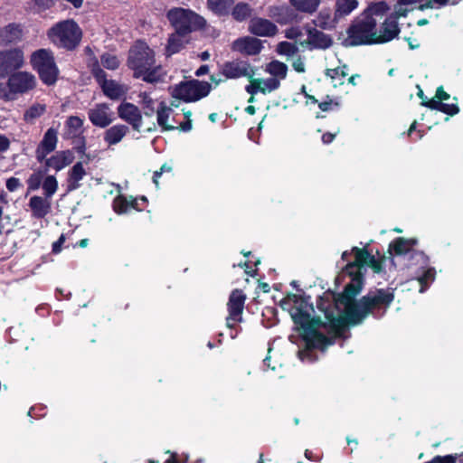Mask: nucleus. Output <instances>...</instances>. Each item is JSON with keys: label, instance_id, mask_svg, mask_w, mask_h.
<instances>
[{"label": "nucleus", "instance_id": "nucleus-1", "mask_svg": "<svg viewBox=\"0 0 463 463\" xmlns=\"http://www.w3.org/2000/svg\"><path fill=\"white\" fill-rule=\"evenodd\" d=\"M352 252L354 254V260L348 262L345 267L346 272L352 276V281L345 286L344 292L337 298V303L344 306L347 322L357 325L374 310L386 309L394 297L390 289H377L369 292L358 302L354 300L362 288L361 269L367 266L379 273L382 270V264L365 249L354 247Z\"/></svg>", "mask_w": 463, "mask_h": 463}, {"label": "nucleus", "instance_id": "nucleus-2", "mask_svg": "<svg viewBox=\"0 0 463 463\" xmlns=\"http://www.w3.org/2000/svg\"><path fill=\"white\" fill-rule=\"evenodd\" d=\"M295 306L290 311L294 323L302 329L307 349L299 351L298 355L301 360L309 359L310 349L325 347L333 344V338L324 335L326 324L319 318L312 317L313 307L304 300H298L296 295H293Z\"/></svg>", "mask_w": 463, "mask_h": 463}, {"label": "nucleus", "instance_id": "nucleus-3", "mask_svg": "<svg viewBox=\"0 0 463 463\" xmlns=\"http://www.w3.org/2000/svg\"><path fill=\"white\" fill-rule=\"evenodd\" d=\"M128 66L134 78L148 83L163 81L166 71L156 63L155 52L144 42H137L129 50Z\"/></svg>", "mask_w": 463, "mask_h": 463}, {"label": "nucleus", "instance_id": "nucleus-4", "mask_svg": "<svg viewBox=\"0 0 463 463\" xmlns=\"http://www.w3.org/2000/svg\"><path fill=\"white\" fill-rule=\"evenodd\" d=\"M37 86L36 77L25 71H15L9 75L6 83L0 82V99L11 101L34 90Z\"/></svg>", "mask_w": 463, "mask_h": 463}, {"label": "nucleus", "instance_id": "nucleus-5", "mask_svg": "<svg viewBox=\"0 0 463 463\" xmlns=\"http://www.w3.org/2000/svg\"><path fill=\"white\" fill-rule=\"evenodd\" d=\"M50 41L60 48L74 49L81 38V31L73 20H64L55 24L47 33Z\"/></svg>", "mask_w": 463, "mask_h": 463}, {"label": "nucleus", "instance_id": "nucleus-6", "mask_svg": "<svg viewBox=\"0 0 463 463\" xmlns=\"http://www.w3.org/2000/svg\"><path fill=\"white\" fill-rule=\"evenodd\" d=\"M31 65L35 70L42 81L47 85L56 82L59 70L56 66L53 53L47 49H40L31 55Z\"/></svg>", "mask_w": 463, "mask_h": 463}, {"label": "nucleus", "instance_id": "nucleus-7", "mask_svg": "<svg viewBox=\"0 0 463 463\" xmlns=\"http://www.w3.org/2000/svg\"><path fill=\"white\" fill-rule=\"evenodd\" d=\"M167 18L175 27V32L185 35L192 31L202 28L205 24L203 17L190 10L183 8H174L169 10L167 13Z\"/></svg>", "mask_w": 463, "mask_h": 463}, {"label": "nucleus", "instance_id": "nucleus-8", "mask_svg": "<svg viewBox=\"0 0 463 463\" xmlns=\"http://www.w3.org/2000/svg\"><path fill=\"white\" fill-rule=\"evenodd\" d=\"M211 90V85L204 81L196 80L182 81L171 88V96L173 99L183 100L184 102L197 101L206 97Z\"/></svg>", "mask_w": 463, "mask_h": 463}, {"label": "nucleus", "instance_id": "nucleus-9", "mask_svg": "<svg viewBox=\"0 0 463 463\" xmlns=\"http://www.w3.org/2000/svg\"><path fill=\"white\" fill-rule=\"evenodd\" d=\"M377 22L373 17L366 16L353 25L349 36L354 44L377 43Z\"/></svg>", "mask_w": 463, "mask_h": 463}, {"label": "nucleus", "instance_id": "nucleus-10", "mask_svg": "<svg viewBox=\"0 0 463 463\" xmlns=\"http://www.w3.org/2000/svg\"><path fill=\"white\" fill-rule=\"evenodd\" d=\"M24 65V52L18 48L0 51V79L20 70Z\"/></svg>", "mask_w": 463, "mask_h": 463}, {"label": "nucleus", "instance_id": "nucleus-11", "mask_svg": "<svg viewBox=\"0 0 463 463\" xmlns=\"http://www.w3.org/2000/svg\"><path fill=\"white\" fill-rule=\"evenodd\" d=\"M246 296L241 290L234 289L229 298L227 303L229 315L226 317V326L229 328H233L235 324L242 321V312L244 308V302Z\"/></svg>", "mask_w": 463, "mask_h": 463}, {"label": "nucleus", "instance_id": "nucleus-12", "mask_svg": "<svg viewBox=\"0 0 463 463\" xmlns=\"http://www.w3.org/2000/svg\"><path fill=\"white\" fill-rule=\"evenodd\" d=\"M92 74L100 85L104 94L109 99H118L127 93L128 88L115 80H108L106 73L99 65L92 68Z\"/></svg>", "mask_w": 463, "mask_h": 463}, {"label": "nucleus", "instance_id": "nucleus-13", "mask_svg": "<svg viewBox=\"0 0 463 463\" xmlns=\"http://www.w3.org/2000/svg\"><path fill=\"white\" fill-rule=\"evenodd\" d=\"M221 73L226 79L247 78L249 80L255 75L252 66L245 61H232L225 62Z\"/></svg>", "mask_w": 463, "mask_h": 463}, {"label": "nucleus", "instance_id": "nucleus-14", "mask_svg": "<svg viewBox=\"0 0 463 463\" xmlns=\"http://www.w3.org/2000/svg\"><path fill=\"white\" fill-rule=\"evenodd\" d=\"M88 117L93 126L100 128L109 126L115 118L114 112L106 103L95 104L88 110Z\"/></svg>", "mask_w": 463, "mask_h": 463}, {"label": "nucleus", "instance_id": "nucleus-15", "mask_svg": "<svg viewBox=\"0 0 463 463\" xmlns=\"http://www.w3.org/2000/svg\"><path fill=\"white\" fill-rule=\"evenodd\" d=\"M118 117L139 131L143 126L142 113L139 108L130 102H122L118 107Z\"/></svg>", "mask_w": 463, "mask_h": 463}, {"label": "nucleus", "instance_id": "nucleus-16", "mask_svg": "<svg viewBox=\"0 0 463 463\" xmlns=\"http://www.w3.org/2000/svg\"><path fill=\"white\" fill-rule=\"evenodd\" d=\"M250 84L245 87L249 94L256 95L258 93L269 94L280 88V83L272 78H254L250 79Z\"/></svg>", "mask_w": 463, "mask_h": 463}, {"label": "nucleus", "instance_id": "nucleus-17", "mask_svg": "<svg viewBox=\"0 0 463 463\" xmlns=\"http://www.w3.org/2000/svg\"><path fill=\"white\" fill-rule=\"evenodd\" d=\"M58 132L56 129L50 128L44 133L43 137L35 150L36 159L43 163L46 156L53 152L58 143Z\"/></svg>", "mask_w": 463, "mask_h": 463}, {"label": "nucleus", "instance_id": "nucleus-18", "mask_svg": "<svg viewBox=\"0 0 463 463\" xmlns=\"http://www.w3.org/2000/svg\"><path fill=\"white\" fill-rule=\"evenodd\" d=\"M232 49L245 55H257L262 50V43L257 38L245 36L234 41Z\"/></svg>", "mask_w": 463, "mask_h": 463}, {"label": "nucleus", "instance_id": "nucleus-19", "mask_svg": "<svg viewBox=\"0 0 463 463\" xmlns=\"http://www.w3.org/2000/svg\"><path fill=\"white\" fill-rule=\"evenodd\" d=\"M73 160L74 155L71 150H61L57 151L50 157L46 156L43 162L46 170L53 169L58 172L71 165Z\"/></svg>", "mask_w": 463, "mask_h": 463}, {"label": "nucleus", "instance_id": "nucleus-20", "mask_svg": "<svg viewBox=\"0 0 463 463\" xmlns=\"http://www.w3.org/2000/svg\"><path fill=\"white\" fill-rule=\"evenodd\" d=\"M249 31L258 36L271 37L278 33V27L264 18H252L249 24Z\"/></svg>", "mask_w": 463, "mask_h": 463}, {"label": "nucleus", "instance_id": "nucleus-21", "mask_svg": "<svg viewBox=\"0 0 463 463\" xmlns=\"http://www.w3.org/2000/svg\"><path fill=\"white\" fill-rule=\"evenodd\" d=\"M333 43L332 38L324 33L323 32L318 31L316 28L307 29V39L305 43L301 44H307L309 46V49H327Z\"/></svg>", "mask_w": 463, "mask_h": 463}, {"label": "nucleus", "instance_id": "nucleus-22", "mask_svg": "<svg viewBox=\"0 0 463 463\" xmlns=\"http://www.w3.org/2000/svg\"><path fill=\"white\" fill-rule=\"evenodd\" d=\"M399 33L400 28L397 20H395V17L390 15L383 22L375 41H377V43L390 42L397 37Z\"/></svg>", "mask_w": 463, "mask_h": 463}, {"label": "nucleus", "instance_id": "nucleus-23", "mask_svg": "<svg viewBox=\"0 0 463 463\" xmlns=\"http://www.w3.org/2000/svg\"><path fill=\"white\" fill-rule=\"evenodd\" d=\"M28 205L32 211V216L37 219L44 218L52 209L51 199L45 196H32Z\"/></svg>", "mask_w": 463, "mask_h": 463}, {"label": "nucleus", "instance_id": "nucleus-24", "mask_svg": "<svg viewBox=\"0 0 463 463\" xmlns=\"http://www.w3.org/2000/svg\"><path fill=\"white\" fill-rule=\"evenodd\" d=\"M269 15L280 24L296 21L298 15L287 5H273L269 7Z\"/></svg>", "mask_w": 463, "mask_h": 463}, {"label": "nucleus", "instance_id": "nucleus-25", "mask_svg": "<svg viewBox=\"0 0 463 463\" xmlns=\"http://www.w3.org/2000/svg\"><path fill=\"white\" fill-rule=\"evenodd\" d=\"M263 71L270 75V78L276 79L281 84V80H285L288 76V67L279 60H272L265 64Z\"/></svg>", "mask_w": 463, "mask_h": 463}, {"label": "nucleus", "instance_id": "nucleus-26", "mask_svg": "<svg viewBox=\"0 0 463 463\" xmlns=\"http://www.w3.org/2000/svg\"><path fill=\"white\" fill-rule=\"evenodd\" d=\"M128 132V128L122 124H118L108 128L104 133V141L109 146L118 144Z\"/></svg>", "mask_w": 463, "mask_h": 463}, {"label": "nucleus", "instance_id": "nucleus-27", "mask_svg": "<svg viewBox=\"0 0 463 463\" xmlns=\"http://www.w3.org/2000/svg\"><path fill=\"white\" fill-rule=\"evenodd\" d=\"M46 111L47 105L45 103L33 102L24 110L23 119L27 124H34Z\"/></svg>", "mask_w": 463, "mask_h": 463}, {"label": "nucleus", "instance_id": "nucleus-28", "mask_svg": "<svg viewBox=\"0 0 463 463\" xmlns=\"http://www.w3.org/2000/svg\"><path fill=\"white\" fill-rule=\"evenodd\" d=\"M338 19L335 16V12L333 14L330 9L324 8L317 15L314 24L322 29L331 30L335 26Z\"/></svg>", "mask_w": 463, "mask_h": 463}, {"label": "nucleus", "instance_id": "nucleus-29", "mask_svg": "<svg viewBox=\"0 0 463 463\" xmlns=\"http://www.w3.org/2000/svg\"><path fill=\"white\" fill-rule=\"evenodd\" d=\"M86 175V171L83 167L82 163H76L72 168L69 171L68 177V188L69 190H76L80 187V182Z\"/></svg>", "mask_w": 463, "mask_h": 463}, {"label": "nucleus", "instance_id": "nucleus-30", "mask_svg": "<svg viewBox=\"0 0 463 463\" xmlns=\"http://www.w3.org/2000/svg\"><path fill=\"white\" fill-rule=\"evenodd\" d=\"M173 112L171 107H168L164 101L160 102L156 110V119L158 125L164 130H171L175 128V126L169 124V118Z\"/></svg>", "mask_w": 463, "mask_h": 463}, {"label": "nucleus", "instance_id": "nucleus-31", "mask_svg": "<svg viewBox=\"0 0 463 463\" xmlns=\"http://www.w3.org/2000/svg\"><path fill=\"white\" fill-rule=\"evenodd\" d=\"M83 120L77 116H71L65 122V137H76L82 132Z\"/></svg>", "mask_w": 463, "mask_h": 463}, {"label": "nucleus", "instance_id": "nucleus-32", "mask_svg": "<svg viewBox=\"0 0 463 463\" xmlns=\"http://www.w3.org/2000/svg\"><path fill=\"white\" fill-rule=\"evenodd\" d=\"M184 37L185 34L179 33L178 32H175L170 35L165 49L166 54L168 56L178 52L181 49L184 48V46L187 43V40H185Z\"/></svg>", "mask_w": 463, "mask_h": 463}, {"label": "nucleus", "instance_id": "nucleus-33", "mask_svg": "<svg viewBox=\"0 0 463 463\" xmlns=\"http://www.w3.org/2000/svg\"><path fill=\"white\" fill-rule=\"evenodd\" d=\"M358 6L357 0H335V12L339 19L349 15Z\"/></svg>", "mask_w": 463, "mask_h": 463}, {"label": "nucleus", "instance_id": "nucleus-34", "mask_svg": "<svg viewBox=\"0 0 463 463\" xmlns=\"http://www.w3.org/2000/svg\"><path fill=\"white\" fill-rule=\"evenodd\" d=\"M292 7L305 14H313L318 8L321 0H288Z\"/></svg>", "mask_w": 463, "mask_h": 463}, {"label": "nucleus", "instance_id": "nucleus-35", "mask_svg": "<svg viewBox=\"0 0 463 463\" xmlns=\"http://www.w3.org/2000/svg\"><path fill=\"white\" fill-rule=\"evenodd\" d=\"M347 75L348 72L346 65H343L335 69H327L326 71V76L331 80V83L334 87L343 85Z\"/></svg>", "mask_w": 463, "mask_h": 463}, {"label": "nucleus", "instance_id": "nucleus-36", "mask_svg": "<svg viewBox=\"0 0 463 463\" xmlns=\"http://www.w3.org/2000/svg\"><path fill=\"white\" fill-rule=\"evenodd\" d=\"M416 240L414 239H405L402 237L397 238L391 244L390 247L392 248L395 254L403 255L408 253L416 244Z\"/></svg>", "mask_w": 463, "mask_h": 463}, {"label": "nucleus", "instance_id": "nucleus-37", "mask_svg": "<svg viewBox=\"0 0 463 463\" xmlns=\"http://www.w3.org/2000/svg\"><path fill=\"white\" fill-rule=\"evenodd\" d=\"M136 200L132 197L128 199L122 195L117 196L113 201V210L118 213H127L130 208H136Z\"/></svg>", "mask_w": 463, "mask_h": 463}, {"label": "nucleus", "instance_id": "nucleus-38", "mask_svg": "<svg viewBox=\"0 0 463 463\" xmlns=\"http://www.w3.org/2000/svg\"><path fill=\"white\" fill-rule=\"evenodd\" d=\"M424 105L432 109H438L450 116H454L459 111L458 107L456 104L443 103L435 99H431Z\"/></svg>", "mask_w": 463, "mask_h": 463}, {"label": "nucleus", "instance_id": "nucleus-39", "mask_svg": "<svg viewBox=\"0 0 463 463\" xmlns=\"http://www.w3.org/2000/svg\"><path fill=\"white\" fill-rule=\"evenodd\" d=\"M276 52L279 55L284 56L287 60H289L298 52V47L296 43L284 41L278 43Z\"/></svg>", "mask_w": 463, "mask_h": 463}, {"label": "nucleus", "instance_id": "nucleus-40", "mask_svg": "<svg viewBox=\"0 0 463 463\" xmlns=\"http://www.w3.org/2000/svg\"><path fill=\"white\" fill-rule=\"evenodd\" d=\"M209 7L216 14H224L232 6L233 0H207Z\"/></svg>", "mask_w": 463, "mask_h": 463}, {"label": "nucleus", "instance_id": "nucleus-41", "mask_svg": "<svg viewBox=\"0 0 463 463\" xmlns=\"http://www.w3.org/2000/svg\"><path fill=\"white\" fill-rule=\"evenodd\" d=\"M250 12L251 9L248 4L239 3L232 10V16L236 21L241 22L250 16Z\"/></svg>", "mask_w": 463, "mask_h": 463}, {"label": "nucleus", "instance_id": "nucleus-42", "mask_svg": "<svg viewBox=\"0 0 463 463\" xmlns=\"http://www.w3.org/2000/svg\"><path fill=\"white\" fill-rule=\"evenodd\" d=\"M43 189L44 192V196L51 199L58 189V182L55 176H46L43 182Z\"/></svg>", "mask_w": 463, "mask_h": 463}, {"label": "nucleus", "instance_id": "nucleus-43", "mask_svg": "<svg viewBox=\"0 0 463 463\" xmlns=\"http://www.w3.org/2000/svg\"><path fill=\"white\" fill-rule=\"evenodd\" d=\"M140 99V105L144 109V114L147 117H151L155 112L154 99L146 92H141L138 95Z\"/></svg>", "mask_w": 463, "mask_h": 463}, {"label": "nucleus", "instance_id": "nucleus-44", "mask_svg": "<svg viewBox=\"0 0 463 463\" xmlns=\"http://www.w3.org/2000/svg\"><path fill=\"white\" fill-rule=\"evenodd\" d=\"M388 10L389 7L386 3L381 1L372 4L365 11V15L370 17H373L374 15L383 16Z\"/></svg>", "mask_w": 463, "mask_h": 463}, {"label": "nucleus", "instance_id": "nucleus-45", "mask_svg": "<svg viewBox=\"0 0 463 463\" xmlns=\"http://www.w3.org/2000/svg\"><path fill=\"white\" fill-rule=\"evenodd\" d=\"M435 269L429 268L428 269L424 270L421 275H420L417 279L420 284V292L423 293L428 287V285L432 282L435 279Z\"/></svg>", "mask_w": 463, "mask_h": 463}, {"label": "nucleus", "instance_id": "nucleus-46", "mask_svg": "<svg viewBox=\"0 0 463 463\" xmlns=\"http://www.w3.org/2000/svg\"><path fill=\"white\" fill-rule=\"evenodd\" d=\"M458 0H428L426 3L419 6L420 10L438 9L448 5H457Z\"/></svg>", "mask_w": 463, "mask_h": 463}, {"label": "nucleus", "instance_id": "nucleus-47", "mask_svg": "<svg viewBox=\"0 0 463 463\" xmlns=\"http://www.w3.org/2000/svg\"><path fill=\"white\" fill-rule=\"evenodd\" d=\"M100 62L106 69L116 70L119 65V61L115 55L103 54Z\"/></svg>", "mask_w": 463, "mask_h": 463}, {"label": "nucleus", "instance_id": "nucleus-48", "mask_svg": "<svg viewBox=\"0 0 463 463\" xmlns=\"http://www.w3.org/2000/svg\"><path fill=\"white\" fill-rule=\"evenodd\" d=\"M43 182V174L41 172L33 173L27 180L30 190H37Z\"/></svg>", "mask_w": 463, "mask_h": 463}, {"label": "nucleus", "instance_id": "nucleus-49", "mask_svg": "<svg viewBox=\"0 0 463 463\" xmlns=\"http://www.w3.org/2000/svg\"><path fill=\"white\" fill-rule=\"evenodd\" d=\"M411 10L408 5L402 4V1L399 0L391 16L395 17V20H397L400 17H405Z\"/></svg>", "mask_w": 463, "mask_h": 463}, {"label": "nucleus", "instance_id": "nucleus-50", "mask_svg": "<svg viewBox=\"0 0 463 463\" xmlns=\"http://www.w3.org/2000/svg\"><path fill=\"white\" fill-rule=\"evenodd\" d=\"M458 458V454L436 456L431 459V463H456Z\"/></svg>", "mask_w": 463, "mask_h": 463}, {"label": "nucleus", "instance_id": "nucleus-51", "mask_svg": "<svg viewBox=\"0 0 463 463\" xmlns=\"http://www.w3.org/2000/svg\"><path fill=\"white\" fill-rule=\"evenodd\" d=\"M302 35L300 27L295 26L285 30V36L290 40H297Z\"/></svg>", "mask_w": 463, "mask_h": 463}, {"label": "nucleus", "instance_id": "nucleus-52", "mask_svg": "<svg viewBox=\"0 0 463 463\" xmlns=\"http://www.w3.org/2000/svg\"><path fill=\"white\" fill-rule=\"evenodd\" d=\"M293 69L298 73H304L306 71L305 60L302 57H298L292 62Z\"/></svg>", "mask_w": 463, "mask_h": 463}, {"label": "nucleus", "instance_id": "nucleus-53", "mask_svg": "<svg viewBox=\"0 0 463 463\" xmlns=\"http://www.w3.org/2000/svg\"><path fill=\"white\" fill-rule=\"evenodd\" d=\"M21 186V183L18 178L11 177L6 181V188L10 192H14Z\"/></svg>", "mask_w": 463, "mask_h": 463}, {"label": "nucleus", "instance_id": "nucleus-54", "mask_svg": "<svg viewBox=\"0 0 463 463\" xmlns=\"http://www.w3.org/2000/svg\"><path fill=\"white\" fill-rule=\"evenodd\" d=\"M449 99V95L446 91H444L442 87H439L437 89V91H436V94H435V97L433 99L439 100V102H442V100H447Z\"/></svg>", "mask_w": 463, "mask_h": 463}, {"label": "nucleus", "instance_id": "nucleus-55", "mask_svg": "<svg viewBox=\"0 0 463 463\" xmlns=\"http://www.w3.org/2000/svg\"><path fill=\"white\" fill-rule=\"evenodd\" d=\"M64 241H65V237L63 234H61V237L59 238V240L57 241L53 242L52 252L59 253L61 250V245L64 243Z\"/></svg>", "mask_w": 463, "mask_h": 463}, {"label": "nucleus", "instance_id": "nucleus-56", "mask_svg": "<svg viewBox=\"0 0 463 463\" xmlns=\"http://www.w3.org/2000/svg\"><path fill=\"white\" fill-rule=\"evenodd\" d=\"M10 146V141L9 139L4 136L0 135V152L6 151Z\"/></svg>", "mask_w": 463, "mask_h": 463}, {"label": "nucleus", "instance_id": "nucleus-57", "mask_svg": "<svg viewBox=\"0 0 463 463\" xmlns=\"http://www.w3.org/2000/svg\"><path fill=\"white\" fill-rule=\"evenodd\" d=\"M335 137V134L325 133L322 136V141L325 144H329V143H331L334 140Z\"/></svg>", "mask_w": 463, "mask_h": 463}, {"label": "nucleus", "instance_id": "nucleus-58", "mask_svg": "<svg viewBox=\"0 0 463 463\" xmlns=\"http://www.w3.org/2000/svg\"><path fill=\"white\" fill-rule=\"evenodd\" d=\"M209 68L207 65H202L195 72L196 76H202L208 72Z\"/></svg>", "mask_w": 463, "mask_h": 463}, {"label": "nucleus", "instance_id": "nucleus-59", "mask_svg": "<svg viewBox=\"0 0 463 463\" xmlns=\"http://www.w3.org/2000/svg\"><path fill=\"white\" fill-rule=\"evenodd\" d=\"M162 173L160 171H156L154 173V176H153V182L154 184H156V186L158 188L159 186V183H158V178L161 176Z\"/></svg>", "mask_w": 463, "mask_h": 463}, {"label": "nucleus", "instance_id": "nucleus-60", "mask_svg": "<svg viewBox=\"0 0 463 463\" xmlns=\"http://www.w3.org/2000/svg\"><path fill=\"white\" fill-rule=\"evenodd\" d=\"M330 107H331V102L325 101V102L319 103V108L323 111L328 110L330 109Z\"/></svg>", "mask_w": 463, "mask_h": 463}, {"label": "nucleus", "instance_id": "nucleus-61", "mask_svg": "<svg viewBox=\"0 0 463 463\" xmlns=\"http://www.w3.org/2000/svg\"><path fill=\"white\" fill-rule=\"evenodd\" d=\"M162 174L163 173H165V172H171L172 171V166L167 165V164H164L161 167H160V170H159Z\"/></svg>", "mask_w": 463, "mask_h": 463}, {"label": "nucleus", "instance_id": "nucleus-62", "mask_svg": "<svg viewBox=\"0 0 463 463\" xmlns=\"http://www.w3.org/2000/svg\"><path fill=\"white\" fill-rule=\"evenodd\" d=\"M181 128L184 131H189L192 128V122L188 120L186 123L181 125Z\"/></svg>", "mask_w": 463, "mask_h": 463}, {"label": "nucleus", "instance_id": "nucleus-63", "mask_svg": "<svg viewBox=\"0 0 463 463\" xmlns=\"http://www.w3.org/2000/svg\"><path fill=\"white\" fill-rule=\"evenodd\" d=\"M407 41H408L410 49L414 50V49L419 48L420 44L414 43L415 41H412L411 38H408Z\"/></svg>", "mask_w": 463, "mask_h": 463}, {"label": "nucleus", "instance_id": "nucleus-64", "mask_svg": "<svg viewBox=\"0 0 463 463\" xmlns=\"http://www.w3.org/2000/svg\"><path fill=\"white\" fill-rule=\"evenodd\" d=\"M358 77H359L358 74L352 75L351 77L348 78V83L352 84L353 86H355L356 85L355 80Z\"/></svg>", "mask_w": 463, "mask_h": 463}]
</instances>
